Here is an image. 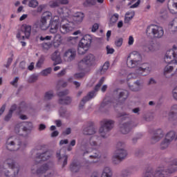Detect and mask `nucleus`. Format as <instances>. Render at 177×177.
<instances>
[{"mask_svg": "<svg viewBox=\"0 0 177 177\" xmlns=\"http://www.w3.org/2000/svg\"><path fill=\"white\" fill-rule=\"evenodd\" d=\"M84 13L76 12L75 14L68 13L67 15L62 18L60 23V17L59 16H54L51 17L50 21V32L51 34H56L57 31H59L62 34H67L70 31H73L75 24H80L84 20Z\"/></svg>", "mask_w": 177, "mask_h": 177, "instance_id": "nucleus-1", "label": "nucleus"}, {"mask_svg": "<svg viewBox=\"0 0 177 177\" xmlns=\"http://www.w3.org/2000/svg\"><path fill=\"white\" fill-rule=\"evenodd\" d=\"M127 64L129 68H135V67H138L136 73L128 75V80H131V78H139L140 75L145 77L150 73L149 64H144V66H146V68L140 66H142V55L138 51H133L128 55Z\"/></svg>", "mask_w": 177, "mask_h": 177, "instance_id": "nucleus-2", "label": "nucleus"}, {"mask_svg": "<svg viewBox=\"0 0 177 177\" xmlns=\"http://www.w3.org/2000/svg\"><path fill=\"white\" fill-rule=\"evenodd\" d=\"M176 171H177V159L172 160L170 169L166 171L160 169L156 171L154 174H153L152 171H147L144 177H167V174H174Z\"/></svg>", "mask_w": 177, "mask_h": 177, "instance_id": "nucleus-3", "label": "nucleus"}, {"mask_svg": "<svg viewBox=\"0 0 177 177\" xmlns=\"http://www.w3.org/2000/svg\"><path fill=\"white\" fill-rule=\"evenodd\" d=\"M95 139H100V137H97L95 136H93L90 139V145L91 146V149H87L85 153H91V151H93L95 155H91L90 156V158H94L95 160L91 161V163L92 162H98L99 160H100V158L102 157V155H100V153L97 151V149H99V145L96 144V141H93Z\"/></svg>", "mask_w": 177, "mask_h": 177, "instance_id": "nucleus-4", "label": "nucleus"}, {"mask_svg": "<svg viewBox=\"0 0 177 177\" xmlns=\"http://www.w3.org/2000/svg\"><path fill=\"white\" fill-rule=\"evenodd\" d=\"M124 146H125V145L122 142L118 143L116 147L117 150L113 156V162H115V164H117L115 161H122V160L127 157L128 153H127V151L124 149Z\"/></svg>", "mask_w": 177, "mask_h": 177, "instance_id": "nucleus-5", "label": "nucleus"}, {"mask_svg": "<svg viewBox=\"0 0 177 177\" xmlns=\"http://www.w3.org/2000/svg\"><path fill=\"white\" fill-rule=\"evenodd\" d=\"M103 82H104V77H102L99 83L95 86L94 91L89 92L86 96H85L81 101L79 107L80 109H82L84 107V104L86 103V102H88V100H91V99H93V97H95L96 96V91L100 89V86L103 85Z\"/></svg>", "mask_w": 177, "mask_h": 177, "instance_id": "nucleus-6", "label": "nucleus"}, {"mask_svg": "<svg viewBox=\"0 0 177 177\" xmlns=\"http://www.w3.org/2000/svg\"><path fill=\"white\" fill-rule=\"evenodd\" d=\"M31 35V26L23 25L21 29L17 32L16 37L19 41L28 39Z\"/></svg>", "mask_w": 177, "mask_h": 177, "instance_id": "nucleus-7", "label": "nucleus"}, {"mask_svg": "<svg viewBox=\"0 0 177 177\" xmlns=\"http://www.w3.org/2000/svg\"><path fill=\"white\" fill-rule=\"evenodd\" d=\"M150 34H152L155 38H161L164 35V29L161 26L149 25L147 28V35H150Z\"/></svg>", "mask_w": 177, "mask_h": 177, "instance_id": "nucleus-8", "label": "nucleus"}, {"mask_svg": "<svg viewBox=\"0 0 177 177\" xmlns=\"http://www.w3.org/2000/svg\"><path fill=\"white\" fill-rule=\"evenodd\" d=\"M114 125V121L109 120H103L101 122V127L100 128V133L101 138H106L107 132L110 131Z\"/></svg>", "mask_w": 177, "mask_h": 177, "instance_id": "nucleus-9", "label": "nucleus"}, {"mask_svg": "<svg viewBox=\"0 0 177 177\" xmlns=\"http://www.w3.org/2000/svg\"><path fill=\"white\" fill-rule=\"evenodd\" d=\"M176 50V46H174L172 49L168 50L166 52L165 62L167 64H177V55L175 54Z\"/></svg>", "mask_w": 177, "mask_h": 177, "instance_id": "nucleus-10", "label": "nucleus"}, {"mask_svg": "<svg viewBox=\"0 0 177 177\" xmlns=\"http://www.w3.org/2000/svg\"><path fill=\"white\" fill-rule=\"evenodd\" d=\"M44 15V16L41 17L40 21L36 23V26L37 28L45 30H48V26L46 21L49 18L52 17V12L47 11Z\"/></svg>", "mask_w": 177, "mask_h": 177, "instance_id": "nucleus-11", "label": "nucleus"}, {"mask_svg": "<svg viewBox=\"0 0 177 177\" xmlns=\"http://www.w3.org/2000/svg\"><path fill=\"white\" fill-rule=\"evenodd\" d=\"M95 62V55L92 54H88L86 56L82 61L79 62V68L80 70H84L83 68H81V66H92Z\"/></svg>", "mask_w": 177, "mask_h": 177, "instance_id": "nucleus-12", "label": "nucleus"}, {"mask_svg": "<svg viewBox=\"0 0 177 177\" xmlns=\"http://www.w3.org/2000/svg\"><path fill=\"white\" fill-rule=\"evenodd\" d=\"M66 95H68V90L57 93L59 97H61L59 101L60 104H70V103H71V98L70 97H66Z\"/></svg>", "mask_w": 177, "mask_h": 177, "instance_id": "nucleus-13", "label": "nucleus"}, {"mask_svg": "<svg viewBox=\"0 0 177 177\" xmlns=\"http://www.w3.org/2000/svg\"><path fill=\"white\" fill-rule=\"evenodd\" d=\"M77 55V52L75 51V49L71 48L65 51L64 53V59H66L67 62H72V60H74L75 59V55Z\"/></svg>", "mask_w": 177, "mask_h": 177, "instance_id": "nucleus-14", "label": "nucleus"}, {"mask_svg": "<svg viewBox=\"0 0 177 177\" xmlns=\"http://www.w3.org/2000/svg\"><path fill=\"white\" fill-rule=\"evenodd\" d=\"M91 44H92V37L89 35H84L79 42V45L88 48L91 46Z\"/></svg>", "mask_w": 177, "mask_h": 177, "instance_id": "nucleus-15", "label": "nucleus"}, {"mask_svg": "<svg viewBox=\"0 0 177 177\" xmlns=\"http://www.w3.org/2000/svg\"><path fill=\"white\" fill-rule=\"evenodd\" d=\"M86 164H89V162H86L84 165V163L81 164L78 161H74L71 164V170L72 172H78L81 167H86Z\"/></svg>", "mask_w": 177, "mask_h": 177, "instance_id": "nucleus-16", "label": "nucleus"}, {"mask_svg": "<svg viewBox=\"0 0 177 177\" xmlns=\"http://www.w3.org/2000/svg\"><path fill=\"white\" fill-rule=\"evenodd\" d=\"M50 157H52V151H46L41 154H37V159L39 160V162L40 164L42 162V161H46V160H49Z\"/></svg>", "mask_w": 177, "mask_h": 177, "instance_id": "nucleus-17", "label": "nucleus"}, {"mask_svg": "<svg viewBox=\"0 0 177 177\" xmlns=\"http://www.w3.org/2000/svg\"><path fill=\"white\" fill-rule=\"evenodd\" d=\"M52 167H53V163H52V162H48V163L43 165L40 168L37 169V174L38 175L45 174V172H46V171H49Z\"/></svg>", "mask_w": 177, "mask_h": 177, "instance_id": "nucleus-18", "label": "nucleus"}, {"mask_svg": "<svg viewBox=\"0 0 177 177\" xmlns=\"http://www.w3.org/2000/svg\"><path fill=\"white\" fill-rule=\"evenodd\" d=\"M23 127V131L28 132V131H31L32 129V123L28 122H23L17 125L16 128H21Z\"/></svg>", "mask_w": 177, "mask_h": 177, "instance_id": "nucleus-19", "label": "nucleus"}, {"mask_svg": "<svg viewBox=\"0 0 177 177\" xmlns=\"http://www.w3.org/2000/svg\"><path fill=\"white\" fill-rule=\"evenodd\" d=\"M168 9L172 15L177 13V0H169L168 3Z\"/></svg>", "mask_w": 177, "mask_h": 177, "instance_id": "nucleus-20", "label": "nucleus"}, {"mask_svg": "<svg viewBox=\"0 0 177 177\" xmlns=\"http://www.w3.org/2000/svg\"><path fill=\"white\" fill-rule=\"evenodd\" d=\"M128 96H129V93H128V91L124 90L120 92L119 95V101L117 102L116 105L118 106L119 104H122L123 102H125V100L128 99Z\"/></svg>", "mask_w": 177, "mask_h": 177, "instance_id": "nucleus-21", "label": "nucleus"}, {"mask_svg": "<svg viewBox=\"0 0 177 177\" xmlns=\"http://www.w3.org/2000/svg\"><path fill=\"white\" fill-rule=\"evenodd\" d=\"M6 164H8L9 168L11 169H17V174H14V176H16L17 174H19V167H17V163L14 161L13 159H8L6 162Z\"/></svg>", "mask_w": 177, "mask_h": 177, "instance_id": "nucleus-22", "label": "nucleus"}, {"mask_svg": "<svg viewBox=\"0 0 177 177\" xmlns=\"http://www.w3.org/2000/svg\"><path fill=\"white\" fill-rule=\"evenodd\" d=\"M51 59L53 62H55L56 64H60L62 63V57H60V53L55 51L51 56Z\"/></svg>", "mask_w": 177, "mask_h": 177, "instance_id": "nucleus-23", "label": "nucleus"}, {"mask_svg": "<svg viewBox=\"0 0 177 177\" xmlns=\"http://www.w3.org/2000/svg\"><path fill=\"white\" fill-rule=\"evenodd\" d=\"M164 136V133H162V130L158 129L156 132L154 133V136L152 137V140L153 142H158L161 138Z\"/></svg>", "mask_w": 177, "mask_h": 177, "instance_id": "nucleus-24", "label": "nucleus"}, {"mask_svg": "<svg viewBox=\"0 0 177 177\" xmlns=\"http://www.w3.org/2000/svg\"><path fill=\"white\" fill-rule=\"evenodd\" d=\"M135 17V11L131 10V11H128L124 17V23L128 24L129 21H131V19H133Z\"/></svg>", "mask_w": 177, "mask_h": 177, "instance_id": "nucleus-25", "label": "nucleus"}, {"mask_svg": "<svg viewBox=\"0 0 177 177\" xmlns=\"http://www.w3.org/2000/svg\"><path fill=\"white\" fill-rule=\"evenodd\" d=\"M177 104L173 105L171 107V112L169 113V118L170 120H175L177 117Z\"/></svg>", "mask_w": 177, "mask_h": 177, "instance_id": "nucleus-26", "label": "nucleus"}, {"mask_svg": "<svg viewBox=\"0 0 177 177\" xmlns=\"http://www.w3.org/2000/svg\"><path fill=\"white\" fill-rule=\"evenodd\" d=\"M120 131L122 133H124V134L128 133V132L131 131V123L127 122V123L123 124L120 127Z\"/></svg>", "mask_w": 177, "mask_h": 177, "instance_id": "nucleus-27", "label": "nucleus"}, {"mask_svg": "<svg viewBox=\"0 0 177 177\" xmlns=\"http://www.w3.org/2000/svg\"><path fill=\"white\" fill-rule=\"evenodd\" d=\"M62 45V35L60 34H56L54 37V46L57 48Z\"/></svg>", "mask_w": 177, "mask_h": 177, "instance_id": "nucleus-28", "label": "nucleus"}, {"mask_svg": "<svg viewBox=\"0 0 177 177\" xmlns=\"http://www.w3.org/2000/svg\"><path fill=\"white\" fill-rule=\"evenodd\" d=\"M169 28L172 32H176L177 31V18L174 19L170 24H169Z\"/></svg>", "mask_w": 177, "mask_h": 177, "instance_id": "nucleus-29", "label": "nucleus"}, {"mask_svg": "<svg viewBox=\"0 0 177 177\" xmlns=\"http://www.w3.org/2000/svg\"><path fill=\"white\" fill-rule=\"evenodd\" d=\"M113 175V173L111 172V169H110V167H104L102 174L101 175V177H111Z\"/></svg>", "mask_w": 177, "mask_h": 177, "instance_id": "nucleus-30", "label": "nucleus"}, {"mask_svg": "<svg viewBox=\"0 0 177 177\" xmlns=\"http://www.w3.org/2000/svg\"><path fill=\"white\" fill-rule=\"evenodd\" d=\"M16 109H17V106H16V104H14L11 106L8 114L6 115L4 118L5 121H9V120L12 118V114H13V112L15 111V110H16Z\"/></svg>", "mask_w": 177, "mask_h": 177, "instance_id": "nucleus-31", "label": "nucleus"}, {"mask_svg": "<svg viewBox=\"0 0 177 177\" xmlns=\"http://www.w3.org/2000/svg\"><path fill=\"white\" fill-rule=\"evenodd\" d=\"M93 133H95V128L92 124L84 129V135H93Z\"/></svg>", "mask_w": 177, "mask_h": 177, "instance_id": "nucleus-32", "label": "nucleus"}, {"mask_svg": "<svg viewBox=\"0 0 177 177\" xmlns=\"http://www.w3.org/2000/svg\"><path fill=\"white\" fill-rule=\"evenodd\" d=\"M24 136L23 135L19 136L17 138L15 139V142H17L19 149H24V147H26V144L21 142V139H23Z\"/></svg>", "mask_w": 177, "mask_h": 177, "instance_id": "nucleus-33", "label": "nucleus"}, {"mask_svg": "<svg viewBox=\"0 0 177 177\" xmlns=\"http://www.w3.org/2000/svg\"><path fill=\"white\" fill-rule=\"evenodd\" d=\"M88 49H89L88 47L86 48L84 46H81L80 44H78L77 53L79 55H85Z\"/></svg>", "mask_w": 177, "mask_h": 177, "instance_id": "nucleus-34", "label": "nucleus"}, {"mask_svg": "<svg viewBox=\"0 0 177 177\" xmlns=\"http://www.w3.org/2000/svg\"><path fill=\"white\" fill-rule=\"evenodd\" d=\"M115 102L107 101V98H105L101 104V107H106V106H114L115 107Z\"/></svg>", "mask_w": 177, "mask_h": 177, "instance_id": "nucleus-35", "label": "nucleus"}, {"mask_svg": "<svg viewBox=\"0 0 177 177\" xmlns=\"http://www.w3.org/2000/svg\"><path fill=\"white\" fill-rule=\"evenodd\" d=\"M57 157L59 158V160L63 159L64 162H63V167H66L67 165V160H68V156L67 155H64L63 156H60V153H57Z\"/></svg>", "mask_w": 177, "mask_h": 177, "instance_id": "nucleus-36", "label": "nucleus"}, {"mask_svg": "<svg viewBox=\"0 0 177 177\" xmlns=\"http://www.w3.org/2000/svg\"><path fill=\"white\" fill-rule=\"evenodd\" d=\"M109 67H110V63H109V62H105L100 70V74H104L106 71L109 70Z\"/></svg>", "mask_w": 177, "mask_h": 177, "instance_id": "nucleus-37", "label": "nucleus"}, {"mask_svg": "<svg viewBox=\"0 0 177 177\" xmlns=\"http://www.w3.org/2000/svg\"><path fill=\"white\" fill-rule=\"evenodd\" d=\"M174 70V66L167 65L164 68V74L165 75H167V74H169L170 73H172V71Z\"/></svg>", "mask_w": 177, "mask_h": 177, "instance_id": "nucleus-38", "label": "nucleus"}, {"mask_svg": "<svg viewBox=\"0 0 177 177\" xmlns=\"http://www.w3.org/2000/svg\"><path fill=\"white\" fill-rule=\"evenodd\" d=\"M37 80H38V75L33 74L29 77L28 82L30 84H32V82H35V81H37Z\"/></svg>", "mask_w": 177, "mask_h": 177, "instance_id": "nucleus-39", "label": "nucleus"}, {"mask_svg": "<svg viewBox=\"0 0 177 177\" xmlns=\"http://www.w3.org/2000/svg\"><path fill=\"white\" fill-rule=\"evenodd\" d=\"M44 62H45V58L44 56H41L37 62L36 67L41 68V67H42V64H44Z\"/></svg>", "mask_w": 177, "mask_h": 177, "instance_id": "nucleus-40", "label": "nucleus"}, {"mask_svg": "<svg viewBox=\"0 0 177 177\" xmlns=\"http://www.w3.org/2000/svg\"><path fill=\"white\" fill-rule=\"evenodd\" d=\"M50 73H52V68H48L46 69L43 70L40 73V74L44 77H46V75H48V74H50Z\"/></svg>", "mask_w": 177, "mask_h": 177, "instance_id": "nucleus-41", "label": "nucleus"}, {"mask_svg": "<svg viewBox=\"0 0 177 177\" xmlns=\"http://www.w3.org/2000/svg\"><path fill=\"white\" fill-rule=\"evenodd\" d=\"M44 97L46 100H50L53 97V91H48L46 93Z\"/></svg>", "mask_w": 177, "mask_h": 177, "instance_id": "nucleus-42", "label": "nucleus"}, {"mask_svg": "<svg viewBox=\"0 0 177 177\" xmlns=\"http://www.w3.org/2000/svg\"><path fill=\"white\" fill-rule=\"evenodd\" d=\"M136 85V88H133V86H129V88L131 91H133L134 92H136L138 91H139L140 86V82L139 80L136 81L135 82Z\"/></svg>", "mask_w": 177, "mask_h": 177, "instance_id": "nucleus-43", "label": "nucleus"}, {"mask_svg": "<svg viewBox=\"0 0 177 177\" xmlns=\"http://www.w3.org/2000/svg\"><path fill=\"white\" fill-rule=\"evenodd\" d=\"M68 42H72V44H77V41H78V37H68L67 38Z\"/></svg>", "mask_w": 177, "mask_h": 177, "instance_id": "nucleus-44", "label": "nucleus"}, {"mask_svg": "<svg viewBox=\"0 0 177 177\" xmlns=\"http://www.w3.org/2000/svg\"><path fill=\"white\" fill-rule=\"evenodd\" d=\"M118 17L119 15L118 14H114L113 15H112V17L110 19V22L111 23H117L118 20Z\"/></svg>", "mask_w": 177, "mask_h": 177, "instance_id": "nucleus-45", "label": "nucleus"}, {"mask_svg": "<svg viewBox=\"0 0 177 177\" xmlns=\"http://www.w3.org/2000/svg\"><path fill=\"white\" fill-rule=\"evenodd\" d=\"M84 5L85 6H89L91 5H96V0H86Z\"/></svg>", "mask_w": 177, "mask_h": 177, "instance_id": "nucleus-46", "label": "nucleus"}, {"mask_svg": "<svg viewBox=\"0 0 177 177\" xmlns=\"http://www.w3.org/2000/svg\"><path fill=\"white\" fill-rule=\"evenodd\" d=\"M123 41L124 40L122 39V38H119V39H116L115 41V46H118V48L121 47L122 46Z\"/></svg>", "mask_w": 177, "mask_h": 177, "instance_id": "nucleus-47", "label": "nucleus"}, {"mask_svg": "<svg viewBox=\"0 0 177 177\" xmlns=\"http://www.w3.org/2000/svg\"><path fill=\"white\" fill-rule=\"evenodd\" d=\"M83 77H85V73L82 72L80 73H75L74 75V78H75V80H80L81 78H83Z\"/></svg>", "mask_w": 177, "mask_h": 177, "instance_id": "nucleus-48", "label": "nucleus"}, {"mask_svg": "<svg viewBox=\"0 0 177 177\" xmlns=\"http://www.w3.org/2000/svg\"><path fill=\"white\" fill-rule=\"evenodd\" d=\"M52 47V43L48 42V43H44L42 44L43 49H46V50H48V49H50Z\"/></svg>", "mask_w": 177, "mask_h": 177, "instance_id": "nucleus-49", "label": "nucleus"}, {"mask_svg": "<svg viewBox=\"0 0 177 177\" xmlns=\"http://www.w3.org/2000/svg\"><path fill=\"white\" fill-rule=\"evenodd\" d=\"M66 113H67V111L64 109V108L61 107L59 110V113L60 117H66Z\"/></svg>", "mask_w": 177, "mask_h": 177, "instance_id": "nucleus-50", "label": "nucleus"}, {"mask_svg": "<svg viewBox=\"0 0 177 177\" xmlns=\"http://www.w3.org/2000/svg\"><path fill=\"white\" fill-rule=\"evenodd\" d=\"M2 174H4V175L7 177H15V176H9V171H6L5 169L0 170V175H2Z\"/></svg>", "mask_w": 177, "mask_h": 177, "instance_id": "nucleus-51", "label": "nucleus"}, {"mask_svg": "<svg viewBox=\"0 0 177 177\" xmlns=\"http://www.w3.org/2000/svg\"><path fill=\"white\" fill-rule=\"evenodd\" d=\"M106 52L108 55L114 53V48H110V46H106Z\"/></svg>", "mask_w": 177, "mask_h": 177, "instance_id": "nucleus-52", "label": "nucleus"}, {"mask_svg": "<svg viewBox=\"0 0 177 177\" xmlns=\"http://www.w3.org/2000/svg\"><path fill=\"white\" fill-rule=\"evenodd\" d=\"M44 9H45V5H40L37 7V12L41 13V12H42V10H44Z\"/></svg>", "mask_w": 177, "mask_h": 177, "instance_id": "nucleus-53", "label": "nucleus"}, {"mask_svg": "<svg viewBox=\"0 0 177 177\" xmlns=\"http://www.w3.org/2000/svg\"><path fill=\"white\" fill-rule=\"evenodd\" d=\"M59 0H57V1H53L50 3V7L51 8H57V6H59Z\"/></svg>", "mask_w": 177, "mask_h": 177, "instance_id": "nucleus-54", "label": "nucleus"}, {"mask_svg": "<svg viewBox=\"0 0 177 177\" xmlns=\"http://www.w3.org/2000/svg\"><path fill=\"white\" fill-rule=\"evenodd\" d=\"M140 5V0H138L137 2L132 6H130L131 9H135L136 8H138Z\"/></svg>", "mask_w": 177, "mask_h": 177, "instance_id": "nucleus-55", "label": "nucleus"}, {"mask_svg": "<svg viewBox=\"0 0 177 177\" xmlns=\"http://www.w3.org/2000/svg\"><path fill=\"white\" fill-rule=\"evenodd\" d=\"M140 5V0H138L137 2L132 6H130L131 9H135L136 8H138Z\"/></svg>", "mask_w": 177, "mask_h": 177, "instance_id": "nucleus-56", "label": "nucleus"}, {"mask_svg": "<svg viewBox=\"0 0 177 177\" xmlns=\"http://www.w3.org/2000/svg\"><path fill=\"white\" fill-rule=\"evenodd\" d=\"M50 41L52 39V36H46L45 37H40V41Z\"/></svg>", "mask_w": 177, "mask_h": 177, "instance_id": "nucleus-57", "label": "nucleus"}, {"mask_svg": "<svg viewBox=\"0 0 177 177\" xmlns=\"http://www.w3.org/2000/svg\"><path fill=\"white\" fill-rule=\"evenodd\" d=\"M99 28V24H95L91 29L92 32H95Z\"/></svg>", "mask_w": 177, "mask_h": 177, "instance_id": "nucleus-58", "label": "nucleus"}, {"mask_svg": "<svg viewBox=\"0 0 177 177\" xmlns=\"http://www.w3.org/2000/svg\"><path fill=\"white\" fill-rule=\"evenodd\" d=\"M134 39H133V36H129V41H128V44L129 45H133V42H134Z\"/></svg>", "mask_w": 177, "mask_h": 177, "instance_id": "nucleus-59", "label": "nucleus"}, {"mask_svg": "<svg viewBox=\"0 0 177 177\" xmlns=\"http://www.w3.org/2000/svg\"><path fill=\"white\" fill-rule=\"evenodd\" d=\"M64 9L65 8H60L58 9L57 12L59 14V16L62 17V15H64Z\"/></svg>", "mask_w": 177, "mask_h": 177, "instance_id": "nucleus-60", "label": "nucleus"}, {"mask_svg": "<svg viewBox=\"0 0 177 177\" xmlns=\"http://www.w3.org/2000/svg\"><path fill=\"white\" fill-rule=\"evenodd\" d=\"M12 62H13V59L12 57L8 58V62H7V64L6 65V68H9L10 64H12Z\"/></svg>", "mask_w": 177, "mask_h": 177, "instance_id": "nucleus-61", "label": "nucleus"}, {"mask_svg": "<svg viewBox=\"0 0 177 177\" xmlns=\"http://www.w3.org/2000/svg\"><path fill=\"white\" fill-rule=\"evenodd\" d=\"M58 2L62 5H67V3H68V0H58Z\"/></svg>", "mask_w": 177, "mask_h": 177, "instance_id": "nucleus-62", "label": "nucleus"}, {"mask_svg": "<svg viewBox=\"0 0 177 177\" xmlns=\"http://www.w3.org/2000/svg\"><path fill=\"white\" fill-rule=\"evenodd\" d=\"M18 81H19V77H15L14 81L11 82L10 84L11 85H13V86H15L16 84H17Z\"/></svg>", "mask_w": 177, "mask_h": 177, "instance_id": "nucleus-63", "label": "nucleus"}, {"mask_svg": "<svg viewBox=\"0 0 177 177\" xmlns=\"http://www.w3.org/2000/svg\"><path fill=\"white\" fill-rule=\"evenodd\" d=\"M28 70L32 71L34 70V62H32L30 66H28Z\"/></svg>", "mask_w": 177, "mask_h": 177, "instance_id": "nucleus-64", "label": "nucleus"}]
</instances>
